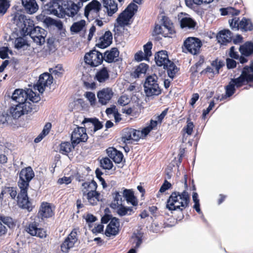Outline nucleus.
Here are the masks:
<instances>
[{
	"instance_id": "nucleus-56",
	"label": "nucleus",
	"mask_w": 253,
	"mask_h": 253,
	"mask_svg": "<svg viewBox=\"0 0 253 253\" xmlns=\"http://www.w3.org/2000/svg\"><path fill=\"white\" fill-rule=\"evenodd\" d=\"M239 19L237 17H234L231 19L229 20V23L230 24V27L232 29H235V30H238L239 29Z\"/></svg>"
},
{
	"instance_id": "nucleus-35",
	"label": "nucleus",
	"mask_w": 253,
	"mask_h": 253,
	"mask_svg": "<svg viewBox=\"0 0 253 253\" xmlns=\"http://www.w3.org/2000/svg\"><path fill=\"white\" fill-rule=\"evenodd\" d=\"M109 78V72L106 67L99 70L96 73L95 79L100 83H104Z\"/></svg>"
},
{
	"instance_id": "nucleus-52",
	"label": "nucleus",
	"mask_w": 253,
	"mask_h": 253,
	"mask_svg": "<svg viewBox=\"0 0 253 253\" xmlns=\"http://www.w3.org/2000/svg\"><path fill=\"white\" fill-rule=\"evenodd\" d=\"M63 70L61 65H58L54 68H49V71L50 73V74L53 75L57 77H60L62 75V72Z\"/></svg>"
},
{
	"instance_id": "nucleus-58",
	"label": "nucleus",
	"mask_w": 253,
	"mask_h": 253,
	"mask_svg": "<svg viewBox=\"0 0 253 253\" xmlns=\"http://www.w3.org/2000/svg\"><path fill=\"white\" fill-rule=\"evenodd\" d=\"M133 248L135 249L136 250L138 248H139L141 245V244L142 243V237L138 236H135L134 237H133Z\"/></svg>"
},
{
	"instance_id": "nucleus-64",
	"label": "nucleus",
	"mask_w": 253,
	"mask_h": 253,
	"mask_svg": "<svg viewBox=\"0 0 253 253\" xmlns=\"http://www.w3.org/2000/svg\"><path fill=\"white\" fill-rule=\"evenodd\" d=\"M237 63L233 59L227 58L226 59V66L228 69H232L236 66Z\"/></svg>"
},
{
	"instance_id": "nucleus-37",
	"label": "nucleus",
	"mask_w": 253,
	"mask_h": 253,
	"mask_svg": "<svg viewBox=\"0 0 253 253\" xmlns=\"http://www.w3.org/2000/svg\"><path fill=\"white\" fill-rule=\"evenodd\" d=\"M180 26L182 28H187L188 29L193 28L196 25V22L190 17L185 16L180 18Z\"/></svg>"
},
{
	"instance_id": "nucleus-61",
	"label": "nucleus",
	"mask_w": 253,
	"mask_h": 253,
	"mask_svg": "<svg viewBox=\"0 0 253 253\" xmlns=\"http://www.w3.org/2000/svg\"><path fill=\"white\" fill-rule=\"evenodd\" d=\"M214 102L213 101H212L210 102L209 107L207 108L206 110H204L202 114V118L205 119L206 116L209 113V112L212 109V108L214 106Z\"/></svg>"
},
{
	"instance_id": "nucleus-40",
	"label": "nucleus",
	"mask_w": 253,
	"mask_h": 253,
	"mask_svg": "<svg viewBox=\"0 0 253 253\" xmlns=\"http://www.w3.org/2000/svg\"><path fill=\"white\" fill-rule=\"evenodd\" d=\"M239 29L244 31L253 30V24L249 19L243 17L239 22Z\"/></svg>"
},
{
	"instance_id": "nucleus-50",
	"label": "nucleus",
	"mask_w": 253,
	"mask_h": 253,
	"mask_svg": "<svg viewBox=\"0 0 253 253\" xmlns=\"http://www.w3.org/2000/svg\"><path fill=\"white\" fill-rule=\"evenodd\" d=\"M162 26L164 32V37L171 38L175 33L174 26L169 25Z\"/></svg>"
},
{
	"instance_id": "nucleus-11",
	"label": "nucleus",
	"mask_w": 253,
	"mask_h": 253,
	"mask_svg": "<svg viewBox=\"0 0 253 253\" xmlns=\"http://www.w3.org/2000/svg\"><path fill=\"white\" fill-rule=\"evenodd\" d=\"M246 84H247L246 80L241 75L237 78L232 79L229 84L225 87L226 94L225 97H222L220 100L223 98L231 96L235 92V87L239 88Z\"/></svg>"
},
{
	"instance_id": "nucleus-43",
	"label": "nucleus",
	"mask_w": 253,
	"mask_h": 253,
	"mask_svg": "<svg viewBox=\"0 0 253 253\" xmlns=\"http://www.w3.org/2000/svg\"><path fill=\"white\" fill-rule=\"evenodd\" d=\"M148 66L145 63L140 64L133 73L134 78H139L142 74H145L148 69Z\"/></svg>"
},
{
	"instance_id": "nucleus-6",
	"label": "nucleus",
	"mask_w": 253,
	"mask_h": 253,
	"mask_svg": "<svg viewBox=\"0 0 253 253\" xmlns=\"http://www.w3.org/2000/svg\"><path fill=\"white\" fill-rule=\"evenodd\" d=\"M158 79L155 74L149 76L146 78L144 88L147 96H157L161 94L162 90L158 83Z\"/></svg>"
},
{
	"instance_id": "nucleus-30",
	"label": "nucleus",
	"mask_w": 253,
	"mask_h": 253,
	"mask_svg": "<svg viewBox=\"0 0 253 253\" xmlns=\"http://www.w3.org/2000/svg\"><path fill=\"white\" fill-rule=\"evenodd\" d=\"M241 75L247 83H253V60L250 66H245L243 68Z\"/></svg>"
},
{
	"instance_id": "nucleus-48",
	"label": "nucleus",
	"mask_w": 253,
	"mask_h": 253,
	"mask_svg": "<svg viewBox=\"0 0 253 253\" xmlns=\"http://www.w3.org/2000/svg\"><path fill=\"white\" fill-rule=\"evenodd\" d=\"M222 15H237L239 13V11L235 9L234 8L228 7L227 8H221L219 9Z\"/></svg>"
},
{
	"instance_id": "nucleus-49",
	"label": "nucleus",
	"mask_w": 253,
	"mask_h": 253,
	"mask_svg": "<svg viewBox=\"0 0 253 253\" xmlns=\"http://www.w3.org/2000/svg\"><path fill=\"white\" fill-rule=\"evenodd\" d=\"M100 165L101 167L105 169H111L113 166L112 161L107 157L104 158L100 160Z\"/></svg>"
},
{
	"instance_id": "nucleus-3",
	"label": "nucleus",
	"mask_w": 253,
	"mask_h": 253,
	"mask_svg": "<svg viewBox=\"0 0 253 253\" xmlns=\"http://www.w3.org/2000/svg\"><path fill=\"white\" fill-rule=\"evenodd\" d=\"M155 59L156 64L159 66H163V68L167 70L169 77L172 79L178 72V68L169 60L167 51L162 50L158 52Z\"/></svg>"
},
{
	"instance_id": "nucleus-4",
	"label": "nucleus",
	"mask_w": 253,
	"mask_h": 253,
	"mask_svg": "<svg viewBox=\"0 0 253 253\" xmlns=\"http://www.w3.org/2000/svg\"><path fill=\"white\" fill-rule=\"evenodd\" d=\"M82 190L84 197H85L91 205H95L100 200V194L96 191L97 183L94 180L82 184Z\"/></svg>"
},
{
	"instance_id": "nucleus-9",
	"label": "nucleus",
	"mask_w": 253,
	"mask_h": 253,
	"mask_svg": "<svg viewBox=\"0 0 253 253\" xmlns=\"http://www.w3.org/2000/svg\"><path fill=\"white\" fill-rule=\"evenodd\" d=\"M35 174L31 167L23 169L19 173L18 186L20 189H28L29 182L34 177Z\"/></svg>"
},
{
	"instance_id": "nucleus-34",
	"label": "nucleus",
	"mask_w": 253,
	"mask_h": 253,
	"mask_svg": "<svg viewBox=\"0 0 253 253\" xmlns=\"http://www.w3.org/2000/svg\"><path fill=\"white\" fill-rule=\"evenodd\" d=\"M239 49L242 55L248 57L253 53V43L251 42H246L240 45Z\"/></svg>"
},
{
	"instance_id": "nucleus-22",
	"label": "nucleus",
	"mask_w": 253,
	"mask_h": 253,
	"mask_svg": "<svg viewBox=\"0 0 253 253\" xmlns=\"http://www.w3.org/2000/svg\"><path fill=\"white\" fill-rule=\"evenodd\" d=\"M120 228V222L116 217L111 219L110 223L107 225L105 234L107 236H115L119 233Z\"/></svg>"
},
{
	"instance_id": "nucleus-38",
	"label": "nucleus",
	"mask_w": 253,
	"mask_h": 253,
	"mask_svg": "<svg viewBox=\"0 0 253 253\" xmlns=\"http://www.w3.org/2000/svg\"><path fill=\"white\" fill-rule=\"evenodd\" d=\"M76 145H73L72 141H71V143L69 142H62L60 145L59 152L62 154L67 155L74 149Z\"/></svg>"
},
{
	"instance_id": "nucleus-16",
	"label": "nucleus",
	"mask_w": 253,
	"mask_h": 253,
	"mask_svg": "<svg viewBox=\"0 0 253 253\" xmlns=\"http://www.w3.org/2000/svg\"><path fill=\"white\" fill-rule=\"evenodd\" d=\"M87 138L86 129L84 127L77 126L74 129L71 136L73 145H77L81 142H85Z\"/></svg>"
},
{
	"instance_id": "nucleus-25",
	"label": "nucleus",
	"mask_w": 253,
	"mask_h": 253,
	"mask_svg": "<svg viewBox=\"0 0 253 253\" xmlns=\"http://www.w3.org/2000/svg\"><path fill=\"white\" fill-rule=\"evenodd\" d=\"M112 42V34L109 31H106L104 35L99 38L96 46L100 48H105L109 46Z\"/></svg>"
},
{
	"instance_id": "nucleus-51",
	"label": "nucleus",
	"mask_w": 253,
	"mask_h": 253,
	"mask_svg": "<svg viewBox=\"0 0 253 253\" xmlns=\"http://www.w3.org/2000/svg\"><path fill=\"white\" fill-rule=\"evenodd\" d=\"M28 93V99L33 103L38 102L41 100V97L39 94L33 92L31 89H27Z\"/></svg>"
},
{
	"instance_id": "nucleus-15",
	"label": "nucleus",
	"mask_w": 253,
	"mask_h": 253,
	"mask_svg": "<svg viewBox=\"0 0 253 253\" xmlns=\"http://www.w3.org/2000/svg\"><path fill=\"white\" fill-rule=\"evenodd\" d=\"M83 6L82 2H77V3L70 1L67 4H65L64 7L62 6L61 14L60 16L68 17H74L78 12L79 9Z\"/></svg>"
},
{
	"instance_id": "nucleus-63",
	"label": "nucleus",
	"mask_w": 253,
	"mask_h": 253,
	"mask_svg": "<svg viewBox=\"0 0 253 253\" xmlns=\"http://www.w3.org/2000/svg\"><path fill=\"white\" fill-rule=\"evenodd\" d=\"M171 184L167 180H165L164 183L161 187L159 192L161 193H163L165 192L166 190H168L171 187Z\"/></svg>"
},
{
	"instance_id": "nucleus-60",
	"label": "nucleus",
	"mask_w": 253,
	"mask_h": 253,
	"mask_svg": "<svg viewBox=\"0 0 253 253\" xmlns=\"http://www.w3.org/2000/svg\"><path fill=\"white\" fill-rule=\"evenodd\" d=\"M9 49L7 47H0V57L2 59H5L8 58V52Z\"/></svg>"
},
{
	"instance_id": "nucleus-2",
	"label": "nucleus",
	"mask_w": 253,
	"mask_h": 253,
	"mask_svg": "<svg viewBox=\"0 0 253 253\" xmlns=\"http://www.w3.org/2000/svg\"><path fill=\"white\" fill-rule=\"evenodd\" d=\"M189 195L186 190L181 193L173 192L167 200L166 208L170 211H182L189 206Z\"/></svg>"
},
{
	"instance_id": "nucleus-20",
	"label": "nucleus",
	"mask_w": 253,
	"mask_h": 253,
	"mask_svg": "<svg viewBox=\"0 0 253 253\" xmlns=\"http://www.w3.org/2000/svg\"><path fill=\"white\" fill-rule=\"evenodd\" d=\"M20 193L17 196L18 203L23 209L30 211L31 208V203L28 200L27 189H20Z\"/></svg>"
},
{
	"instance_id": "nucleus-55",
	"label": "nucleus",
	"mask_w": 253,
	"mask_h": 253,
	"mask_svg": "<svg viewBox=\"0 0 253 253\" xmlns=\"http://www.w3.org/2000/svg\"><path fill=\"white\" fill-rule=\"evenodd\" d=\"M152 47V43L151 42H148L143 46L144 51V55L146 58H148L152 55L151 49Z\"/></svg>"
},
{
	"instance_id": "nucleus-19",
	"label": "nucleus",
	"mask_w": 253,
	"mask_h": 253,
	"mask_svg": "<svg viewBox=\"0 0 253 253\" xmlns=\"http://www.w3.org/2000/svg\"><path fill=\"white\" fill-rule=\"evenodd\" d=\"M28 93L22 89H16L12 94V99L18 104H28L32 106L31 103L28 101Z\"/></svg>"
},
{
	"instance_id": "nucleus-10",
	"label": "nucleus",
	"mask_w": 253,
	"mask_h": 253,
	"mask_svg": "<svg viewBox=\"0 0 253 253\" xmlns=\"http://www.w3.org/2000/svg\"><path fill=\"white\" fill-rule=\"evenodd\" d=\"M101 9V4L97 0H92L84 8V16L89 18H95L99 16Z\"/></svg>"
},
{
	"instance_id": "nucleus-54",
	"label": "nucleus",
	"mask_w": 253,
	"mask_h": 253,
	"mask_svg": "<svg viewBox=\"0 0 253 253\" xmlns=\"http://www.w3.org/2000/svg\"><path fill=\"white\" fill-rule=\"evenodd\" d=\"M10 6L8 0H0V15H3Z\"/></svg>"
},
{
	"instance_id": "nucleus-23",
	"label": "nucleus",
	"mask_w": 253,
	"mask_h": 253,
	"mask_svg": "<svg viewBox=\"0 0 253 253\" xmlns=\"http://www.w3.org/2000/svg\"><path fill=\"white\" fill-rule=\"evenodd\" d=\"M53 215V209L49 203H42L40 207L38 215L42 219L49 218Z\"/></svg>"
},
{
	"instance_id": "nucleus-31",
	"label": "nucleus",
	"mask_w": 253,
	"mask_h": 253,
	"mask_svg": "<svg viewBox=\"0 0 253 253\" xmlns=\"http://www.w3.org/2000/svg\"><path fill=\"white\" fill-rule=\"evenodd\" d=\"M83 124H84V127L88 126L89 128L93 127L94 131H96L101 129L103 125L98 119L85 118L82 122Z\"/></svg>"
},
{
	"instance_id": "nucleus-36",
	"label": "nucleus",
	"mask_w": 253,
	"mask_h": 253,
	"mask_svg": "<svg viewBox=\"0 0 253 253\" xmlns=\"http://www.w3.org/2000/svg\"><path fill=\"white\" fill-rule=\"evenodd\" d=\"M123 195L128 203H130L134 206L137 205V201L134 196L133 192L132 190L124 189L123 192Z\"/></svg>"
},
{
	"instance_id": "nucleus-29",
	"label": "nucleus",
	"mask_w": 253,
	"mask_h": 253,
	"mask_svg": "<svg viewBox=\"0 0 253 253\" xmlns=\"http://www.w3.org/2000/svg\"><path fill=\"white\" fill-rule=\"evenodd\" d=\"M119 51L117 48H112L110 50H107L103 55V59L108 63H112L118 61Z\"/></svg>"
},
{
	"instance_id": "nucleus-33",
	"label": "nucleus",
	"mask_w": 253,
	"mask_h": 253,
	"mask_svg": "<svg viewBox=\"0 0 253 253\" xmlns=\"http://www.w3.org/2000/svg\"><path fill=\"white\" fill-rule=\"evenodd\" d=\"M104 6L107 9L108 16H111L118 9V4L114 0H103Z\"/></svg>"
},
{
	"instance_id": "nucleus-53",
	"label": "nucleus",
	"mask_w": 253,
	"mask_h": 253,
	"mask_svg": "<svg viewBox=\"0 0 253 253\" xmlns=\"http://www.w3.org/2000/svg\"><path fill=\"white\" fill-rule=\"evenodd\" d=\"M85 97L88 100L91 106H95L96 104V99L94 93L87 91L84 94Z\"/></svg>"
},
{
	"instance_id": "nucleus-39",
	"label": "nucleus",
	"mask_w": 253,
	"mask_h": 253,
	"mask_svg": "<svg viewBox=\"0 0 253 253\" xmlns=\"http://www.w3.org/2000/svg\"><path fill=\"white\" fill-rule=\"evenodd\" d=\"M157 126V121L151 120L148 126L144 127L141 131L139 130L141 133L139 134L140 138L145 137L153 129H155Z\"/></svg>"
},
{
	"instance_id": "nucleus-12",
	"label": "nucleus",
	"mask_w": 253,
	"mask_h": 253,
	"mask_svg": "<svg viewBox=\"0 0 253 253\" xmlns=\"http://www.w3.org/2000/svg\"><path fill=\"white\" fill-rule=\"evenodd\" d=\"M85 62L92 67L100 65L103 60V55L100 51L93 49L84 56Z\"/></svg>"
},
{
	"instance_id": "nucleus-1",
	"label": "nucleus",
	"mask_w": 253,
	"mask_h": 253,
	"mask_svg": "<svg viewBox=\"0 0 253 253\" xmlns=\"http://www.w3.org/2000/svg\"><path fill=\"white\" fill-rule=\"evenodd\" d=\"M14 19L19 20L17 25L21 28L24 35H29L37 45H42L44 43L46 36V32L44 29L39 26L34 27L33 21L27 19L23 14L15 15Z\"/></svg>"
},
{
	"instance_id": "nucleus-27",
	"label": "nucleus",
	"mask_w": 253,
	"mask_h": 253,
	"mask_svg": "<svg viewBox=\"0 0 253 253\" xmlns=\"http://www.w3.org/2000/svg\"><path fill=\"white\" fill-rule=\"evenodd\" d=\"M232 34L229 30H224L220 31L217 35V40L219 43L222 45H226L231 42Z\"/></svg>"
},
{
	"instance_id": "nucleus-41",
	"label": "nucleus",
	"mask_w": 253,
	"mask_h": 253,
	"mask_svg": "<svg viewBox=\"0 0 253 253\" xmlns=\"http://www.w3.org/2000/svg\"><path fill=\"white\" fill-rule=\"evenodd\" d=\"M213 0H185L186 5L191 8L194 7L195 5H201L212 2Z\"/></svg>"
},
{
	"instance_id": "nucleus-24",
	"label": "nucleus",
	"mask_w": 253,
	"mask_h": 253,
	"mask_svg": "<svg viewBox=\"0 0 253 253\" xmlns=\"http://www.w3.org/2000/svg\"><path fill=\"white\" fill-rule=\"evenodd\" d=\"M110 207L116 210V212L121 216L130 215L134 212L132 207H126L124 205H118L115 203H111Z\"/></svg>"
},
{
	"instance_id": "nucleus-62",
	"label": "nucleus",
	"mask_w": 253,
	"mask_h": 253,
	"mask_svg": "<svg viewBox=\"0 0 253 253\" xmlns=\"http://www.w3.org/2000/svg\"><path fill=\"white\" fill-rule=\"evenodd\" d=\"M168 110L169 109L168 108H166L165 109L162 113L161 114L158 116L157 117H156V120L157 121V124L158 123H160L161 124L163 121V120L164 119V118H165V117L166 116V115L168 113Z\"/></svg>"
},
{
	"instance_id": "nucleus-7",
	"label": "nucleus",
	"mask_w": 253,
	"mask_h": 253,
	"mask_svg": "<svg viewBox=\"0 0 253 253\" xmlns=\"http://www.w3.org/2000/svg\"><path fill=\"white\" fill-rule=\"evenodd\" d=\"M202 45L201 41L197 38L189 37L186 39L183 43V50L191 54L196 55L200 52Z\"/></svg>"
},
{
	"instance_id": "nucleus-17",
	"label": "nucleus",
	"mask_w": 253,
	"mask_h": 253,
	"mask_svg": "<svg viewBox=\"0 0 253 253\" xmlns=\"http://www.w3.org/2000/svg\"><path fill=\"white\" fill-rule=\"evenodd\" d=\"M114 92L110 87H105L98 91L97 96L98 102L102 105L108 104L112 99Z\"/></svg>"
},
{
	"instance_id": "nucleus-5",
	"label": "nucleus",
	"mask_w": 253,
	"mask_h": 253,
	"mask_svg": "<svg viewBox=\"0 0 253 253\" xmlns=\"http://www.w3.org/2000/svg\"><path fill=\"white\" fill-rule=\"evenodd\" d=\"M143 0H133L125 10L122 12L117 19L119 25L121 26L127 25L131 18L134 16L138 9V6L136 4H141Z\"/></svg>"
},
{
	"instance_id": "nucleus-21",
	"label": "nucleus",
	"mask_w": 253,
	"mask_h": 253,
	"mask_svg": "<svg viewBox=\"0 0 253 253\" xmlns=\"http://www.w3.org/2000/svg\"><path fill=\"white\" fill-rule=\"evenodd\" d=\"M38 224L33 222L29 224L26 227V231L32 236H36L40 238H43L46 236L45 231L41 228L38 227Z\"/></svg>"
},
{
	"instance_id": "nucleus-32",
	"label": "nucleus",
	"mask_w": 253,
	"mask_h": 253,
	"mask_svg": "<svg viewBox=\"0 0 253 253\" xmlns=\"http://www.w3.org/2000/svg\"><path fill=\"white\" fill-rule=\"evenodd\" d=\"M22 3L28 13L33 14L38 9V5L35 0H22Z\"/></svg>"
},
{
	"instance_id": "nucleus-14",
	"label": "nucleus",
	"mask_w": 253,
	"mask_h": 253,
	"mask_svg": "<svg viewBox=\"0 0 253 253\" xmlns=\"http://www.w3.org/2000/svg\"><path fill=\"white\" fill-rule=\"evenodd\" d=\"M53 77L51 74L45 72L39 77V79L37 84L34 86V88L37 89L40 93H42L46 87L50 85L53 83Z\"/></svg>"
},
{
	"instance_id": "nucleus-59",
	"label": "nucleus",
	"mask_w": 253,
	"mask_h": 253,
	"mask_svg": "<svg viewBox=\"0 0 253 253\" xmlns=\"http://www.w3.org/2000/svg\"><path fill=\"white\" fill-rule=\"evenodd\" d=\"M187 123V124L186 126L184 127L183 130L188 135H190L193 132L194 125L193 122L189 121L188 120Z\"/></svg>"
},
{
	"instance_id": "nucleus-8",
	"label": "nucleus",
	"mask_w": 253,
	"mask_h": 253,
	"mask_svg": "<svg viewBox=\"0 0 253 253\" xmlns=\"http://www.w3.org/2000/svg\"><path fill=\"white\" fill-rule=\"evenodd\" d=\"M33 107L28 104H18L11 106L8 111L12 120H16L21 116L32 111Z\"/></svg>"
},
{
	"instance_id": "nucleus-13",
	"label": "nucleus",
	"mask_w": 253,
	"mask_h": 253,
	"mask_svg": "<svg viewBox=\"0 0 253 253\" xmlns=\"http://www.w3.org/2000/svg\"><path fill=\"white\" fill-rule=\"evenodd\" d=\"M139 130L132 128H125L122 131V140L125 143H131L140 139Z\"/></svg>"
},
{
	"instance_id": "nucleus-42",
	"label": "nucleus",
	"mask_w": 253,
	"mask_h": 253,
	"mask_svg": "<svg viewBox=\"0 0 253 253\" xmlns=\"http://www.w3.org/2000/svg\"><path fill=\"white\" fill-rule=\"evenodd\" d=\"M85 26V21L81 20L79 21L74 22L70 27L71 32L78 33L83 30Z\"/></svg>"
},
{
	"instance_id": "nucleus-57",
	"label": "nucleus",
	"mask_w": 253,
	"mask_h": 253,
	"mask_svg": "<svg viewBox=\"0 0 253 253\" xmlns=\"http://www.w3.org/2000/svg\"><path fill=\"white\" fill-rule=\"evenodd\" d=\"M0 219L3 224L6 225L9 228H11L13 227V222L12 219L9 217H0Z\"/></svg>"
},
{
	"instance_id": "nucleus-47",
	"label": "nucleus",
	"mask_w": 253,
	"mask_h": 253,
	"mask_svg": "<svg viewBox=\"0 0 253 253\" xmlns=\"http://www.w3.org/2000/svg\"><path fill=\"white\" fill-rule=\"evenodd\" d=\"M123 192L118 191H115L112 193V196L113 198V202L112 203H115V204H117L118 205H122L123 201H124L123 200V198L124 197L122 195Z\"/></svg>"
},
{
	"instance_id": "nucleus-26",
	"label": "nucleus",
	"mask_w": 253,
	"mask_h": 253,
	"mask_svg": "<svg viewBox=\"0 0 253 253\" xmlns=\"http://www.w3.org/2000/svg\"><path fill=\"white\" fill-rule=\"evenodd\" d=\"M77 240L76 233L72 232L61 244V251L64 253H67L69 249L74 246Z\"/></svg>"
},
{
	"instance_id": "nucleus-44",
	"label": "nucleus",
	"mask_w": 253,
	"mask_h": 253,
	"mask_svg": "<svg viewBox=\"0 0 253 253\" xmlns=\"http://www.w3.org/2000/svg\"><path fill=\"white\" fill-rule=\"evenodd\" d=\"M14 46L17 49L21 48L25 49L29 46V45L26 40L23 38L19 37L15 40Z\"/></svg>"
},
{
	"instance_id": "nucleus-28",
	"label": "nucleus",
	"mask_w": 253,
	"mask_h": 253,
	"mask_svg": "<svg viewBox=\"0 0 253 253\" xmlns=\"http://www.w3.org/2000/svg\"><path fill=\"white\" fill-rule=\"evenodd\" d=\"M106 151L108 156L115 163L119 164L122 162L124 158V155L122 152L113 147L109 148Z\"/></svg>"
},
{
	"instance_id": "nucleus-18",
	"label": "nucleus",
	"mask_w": 253,
	"mask_h": 253,
	"mask_svg": "<svg viewBox=\"0 0 253 253\" xmlns=\"http://www.w3.org/2000/svg\"><path fill=\"white\" fill-rule=\"evenodd\" d=\"M43 11L47 14H52L60 17L62 10V5L50 0L49 2L45 4L43 6Z\"/></svg>"
},
{
	"instance_id": "nucleus-45",
	"label": "nucleus",
	"mask_w": 253,
	"mask_h": 253,
	"mask_svg": "<svg viewBox=\"0 0 253 253\" xmlns=\"http://www.w3.org/2000/svg\"><path fill=\"white\" fill-rule=\"evenodd\" d=\"M51 128V124L50 123L46 124L41 133L36 137L34 142L35 143H39L40 142L46 135H47Z\"/></svg>"
},
{
	"instance_id": "nucleus-46",
	"label": "nucleus",
	"mask_w": 253,
	"mask_h": 253,
	"mask_svg": "<svg viewBox=\"0 0 253 253\" xmlns=\"http://www.w3.org/2000/svg\"><path fill=\"white\" fill-rule=\"evenodd\" d=\"M0 124L3 125L13 124V121L8 111L3 112L0 114Z\"/></svg>"
}]
</instances>
